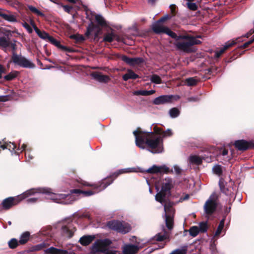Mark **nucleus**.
Returning <instances> with one entry per match:
<instances>
[{"label": "nucleus", "mask_w": 254, "mask_h": 254, "mask_svg": "<svg viewBox=\"0 0 254 254\" xmlns=\"http://www.w3.org/2000/svg\"><path fill=\"white\" fill-rule=\"evenodd\" d=\"M154 131H143L140 128L133 131V134L135 136V141L136 146L141 149H145V145L148 148V150L154 154L160 153L163 152V141L161 137L155 136L154 133L161 135V129L155 126Z\"/></svg>", "instance_id": "f257e3e1"}, {"label": "nucleus", "mask_w": 254, "mask_h": 254, "mask_svg": "<svg viewBox=\"0 0 254 254\" xmlns=\"http://www.w3.org/2000/svg\"><path fill=\"white\" fill-rule=\"evenodd\" d=\"M113 181V180H111L110 178H108V180L104 181L99 187L95 186L94 185H91L87 182H84L83 183L84 186L94 187V190L82 191L78 189H75L72 190L71 193L68 194L55 193L51 191V189L48 188L50 191L47 192V198L51 199L56 203L64 204H70L78 198L77 196L80 195L90 196L104 190L109 185L112 184Z\"/></svg>", "instance_id": "f03ea898"}, {"label": "nucleus", "mask_w": 254, "mask_h": 254, "mask_svg": "<svg viewBox=\"0 0 254 254\" xmlns=\"http://www.w3.org/2000/svg\"><path fill=\"white\" fill-rule=\"evenodd\" d=\"M165 30L164 33L175 39L174 45L179 50L189 52L190 51V47L192 46L201 43V41L198 39L199 36L194 37L185 35L178 36L167 27Z\"/></svg>", "instance_id": "7ed1b4c3"}, {"label": "nucleus", "mask_w": 254, "mask_h": 254, "mask_svg": "<svg viewBox=\"0 0 254 254\" xmlns=\"http://www.w3.org/2000/svg\"><path fill=\"white\" fill-rule=\"evenodd\" d=\"M50 190L48 188H39L37 189H32L29 190L20 195L16 197H10L4 199L2 202V205L4 209H8L12 206L18 204L21 200L27 197L30 195H34L37 193L46 194L49 192Z\"/></svg>", "instance_id": "20e7f679"}, {"label": "nucleus", "mask_w": 254, "mask_h": 254, "mask_svg": "<svg viewBox=\"0 0 254 254\" xmlns=\"http://www.w3.org/2000/svg\"><path fill=\"white\" fill-rule=\"evenodd\" d=\"M172 187V180L170 178H166L163 181L160 191L159 183H155V189L158 191L155 195V200L163 204L167 197L170 194V190Z\"/></svg>", "instance_id": "39448f33"}, {"label": "nucleus", "mask_w": 254, "mask_h": 254, "mask_svg": "<svg viewBox=\"0 0 254 254\" xmlns=\"http://www.w3.org/2000/svg\"><path fill=\"white\" fill-rule=\"evenodd\" d=\"M181 169L178 165H174L173 169H170L168 167L164 165L162 166L153 165L146 170V172L150 173H160L170 174L175 173L180 174L181 173Z\"/></svg>", "instance_id": "423d86ee"}, {"label": "nucleus", "mask_w": 254, "mask_h": 254, "mask_svg": "<svg viewBox=\"0 0 254 254\" xmlns=\"http://www.w3.org/2000/svg\"><path fill=\"white\" fill-rule=\"evenodd\" d=\"M164 205V211L165 212V222L167 227L171 229L173 226V217L175 213V209L173 207L172 204L170 202H166V201L162 204Z\"/></svg>", "instance_id": "0eeeda50"}, {"label": "nucleus", "mask_w": 254, "mask_h": 254, "mask_svg": "<svg viewBox=\"0 0 254 254\" xmlns=\"http://www.w3.org/2000/svg\"><path fill=\"white\" fill-rule=\"evenodd\" d=\"M11 60L14 64L24 68H33L35 67V64L30 60L21 55L16 54L14 52L13 53Z\"/></svg>", "instance_id": "6e6552de"}, {"label": "nucleus", "mask_w": 254, "mask_h": 254, "mask_svg": "<svg viewBox=\"0 0 254 254\" xmlns=\"http://www.w3.org/2000/svg\"><path fill=\"white\" fill-rule=\"evenodd\" d=\"M107 226L112 230L124 234L128 232L130 230V227L128 224L117 221H110L108 223Z\"/></svg>", "instance_id": "1a4fd4ad"}, {"label": "nucleus", "mask_w": 254, "mask_h": 254, "mask_svg": "<svg viewBox=\"0 0 254 254\" xmlns=\"http://www.w3.org/2000/svg\"><path fill=\"white\" fill-rule=\"evenodd\" d=\"M217 196L215 193L212 194L204 205V209L207 215H211L215 210L217 205Z\"/></svg>", "instance_id": "9d476101"}, {"label": "nucleus", "mask_w": 254, "mask_h": 254, "mask_svg": "<svg viewBox=\"0 0 254 254\" xmlns=\"http://www.w3.org/2000/svg\"><path fill=\"white\" fill-rule=\"evenodd\" d=\"M111 244V241L108 239L98 240L92 247L91 253L95 254L97 252L106 253L107 247Z\"/></svg>", "instance_id": "9b49d317"}, {"label": "nucleus", "mask_w": 254, "mask_h": 254, "mask_svg": "<svg viewBox=\"0 0 254 254\" xmlns=\"http://www.w3.org/2000/svg\"><path fill=\"white\" fill-rule=\"evenodd\" d=\"M122 60L130 65H135L140 64L143 63L144 60L141 58H131L126 56H123L121 57Z\"/></svg>", "instance_id": "f8f14e48"}, {"label": "nucleus", "mask_w": 254, "mask_h": 254, "mask_svg": "<svg viewBox=\"0 0 254 254\" xmlns=\"http://www.w3.org/2000/svg\"><path fill=\"white\" fill-rule=\"evenodd\" d=\"M238 39H239V38L236 40H230L225 43L223 48L220 50L215 52L214 57L216 58H219L227 49L236 44Z\"/></svg>", "instance_id": "ddd939ff"}, {"label": "nucleus", "mask_w": 254, "mask_h": 254, "mask_svg": "<svg viewBox=\"0 0 254 254\" xmlns=\"http://www.w3.org/2000/svg\"><path fill=\"white\" fill-rule=\"evenodd\" d=\"M91 76L94 79L100 82L107 83L110 80L108 76L103 75L100 72H93L91 74Z\"/></svg>", "instance_id": "4468645a"}, {"label": "nucleus", "mask_w": 254, "mask_h": 254, "mask_svg": "<svg viewBox=\"0 0 254 254\" xmlns=\"http://www.w3.org/2000/svg\"><path fill=\"white\" fill-rule=\"evenodd\" d=\"M139 248L137 246L133 245H126L123 249V254H134L138 250Z\"/></svg>", "instance_id": "2eb2a0df"}, {"label": "nucleus", "mask_w": 254, "mask_h": 254, "mask_svg": "<svg viewBox=\"0 0 254 254\" xmlns=\"http://www.w3.org/2000/svg\"><path fill=\"white\" fill-rule=\"evenodd\" d=\"M172 96L162 95L154 99L153 103L155 105H160L166 103L171 101Z\"/></svg>", "instance_id": "dca6fc26"}, {"label": "nucleus", "mask_w": 254, "mask_h": 254, "mask_svg": "<svg viewBox=\"0 0 254 254\" xmlns=\"http://www.w3.org/2000/svg\"><path fill=\"white\" fill-rule=\"evenodd\" d=\"M44 253L45 254H66L67 251L51 247L45 250Z\"/></svg>", "instance_id": "f3484780"}, {"label": "nucleus", "mask_w": 254, "mask_h": 254, "mask_svg": "<svg viewBox=\"0 0 254 254\" xmlns=\"http://www.w3.org/2000/svg\"><path fill=\"white\" fill-rule=\"evenodd\" d=\"M249 143L244 140H239L235 142V147L239 150H244L249 147Z\"/></svg>", "instance_id": "a211bd4d"}, {"label": "nucleus", "mask_w": 254, "mask_h": 254, "mask_svg": "<svg viewBox=\"0 0 254 254\" xmlns=\"http://www.w3.org/2000/svg\"><path fill=\"white\" fill-rule=\"evenodd\" d=\"M218 156L224 162H228L231 158V156L228 155V150L222 148L220 150Z\"/></svg>", "instance_id": "6ab92c4d"}, {"label": "nucleus", "mask_w": 254, "mask_h": 254, "mask_svg": "<svg viewBox=\"0 0 254 254\" xmlns=\"http://www.w3.org/2000/svg\"><path fill=\"white\" fill-rule=\"evenodd\" d=\"M31 24L33 26L35 31L37 33V34L42 39H47L49 38L50 36L45 31H40L35 25L34 22L33 21H31Z\"/></svg>", "instance_id": "aec40b11"}, {"label": "nucleus", "mask_w": 254, "mask_h": 254, "mask_svg": "<svg viewBox=\"0 0 254 254\" xmlns=\"http://www.w3.org/2000/svg\"><path fill=\"white\" fill-rule=\"evenodd\" d=\"M166 27L163 25L158 21L152 25V29L156 33H164Z\"/></svg>", "instance_id": "412c9836"}, {"label": "nucleus", "mask_w": 254, "mask_h": 254, "mask_svg": "<svg viewBox=\"0 0 254 254\" xmlns=\"http://www.w3.org/2000/svg\"><path fill=\"white\" fill-rule=\"evenodd\" d=\"M138 77V75L130 69H128L127 72L123 76V79L124 81H127L129 79H135Z\"/></svg>", "instance_id": "4be33fe9"}, {"label": "nucleus", "mask_w": 254, "mask_h": 254, "mask_svg": "<svg viewBox=\"0 0 254 254\" xmlns=\"http://www.w3.org/2000/svg\"><path fill=\"white\" fill-rule=\"evenodd\" d=\"M137 172V169L135 168H127L125 169H122L118 170L117 172H116L113 176H115V178L117 177L118 175L120 174H124V173H128L131 172Z\"/></svg>", "instance_id": "5701e85b"}, {"label": "nucleus", "mask_w": 254, "mask_h": 254, "mask_svg": "<svg viewBox=\"0 0 254 254\" xmlns=\"http://www.w3.org/2000/svg\"><path fill=\"white\" fill-rule=\"evenodd\" d=\"M94 239V236H85L80 239L79 242L81 245L83 246H87L91 243Z\"/></svg>", "instance_id": "b1692460"}, {"label": "nucleus", "mask_w": 254, "mask_h": 254, "mask_svg": "<svg viewBox=\"0 0 254 254\" xmlns=\"http://www.w3.org/2000/svg\"><path fill=\"white\" fill-rule=\"evenodd\" d=\"M30 237V233L28 232H25L23 233L20 238L19 243L20 244L23 245L25 244L29 240Z\"/></svg>", "instance_id": "393cba45"}, {"label": "nucleus", "mask_w": 254, "mask_h": 254, "mask_svg": "<svg viewBox=\"0 0 254 254\" xmlns=\"http://www.w3.org/2000/svg\"><path fill=\"white\" fill-rule=\"evenodd\" d=\"M10 41L8 37L5 36L0 37V46L3 48H7L10 46Z\"/></svg>", "instance_id": "a878e982"}, {"label": "nucleus", "mask_w": 254, "mask_h": 254, "mask_svg": "<svg viewBox=\"0 0 254 254\" xmlns=\"http://www.w3.org/2000/svg\"><path fill=\"white\" fill-rule=\"evenodd\" d=\"M75 230H69L66 226L63 227L62 228V232L63 235L68 238H71L74 233Z\"/></svg>", "instance_id": "bb28decb"}, {"label": "nucleus", "mask_w": 254, "mask_h": 254, "mask_svg": "<svg viewBox=\"0 0 254 254\" xmlns=\"http://www.w3.org/2000/svg\"><path fill=\"white\" fill-rule=\"evenodd\" d=\"M1 17H2L5 20L9 22L16 21V17L14 15L11 14H6L2 12Z\"/></svg>", "instance_id": "cd10ccee"}, {"label": "nucleus", "mask_w": 254, "mask_h": 254, "mask_svg": "<svg viewBox=\"0 0 254 254\" xmlns=\"http://www.w3.org/2000/svg\"><path fill=\"white\" fill-rule=\"evenodd\" d=\"M26 145L23 144L21 146L22 150H26L25 157L27 161H30L33 158V155L31 154L30 151L29 149H26Z\"/></svg>", "instance_id": "c85d7f7f"}, {"label": "nucleus", "mask_w": 254, "mask_h": 254, "mask_svg": "<svg viewBox=\"0 0 254 254\" xmlns=\"http://www.w3.org/2000/svg\"><path fill=\"white\" fill-rule=\"evenodd\" d=\"M116 37V35L114 33H108L104 36L103 41L105 42H111Z\"/></svg>", "instance_id": "c756f323"}, {"label": "nucleus", "mask_w": 254, "mask_h": 254, "mask_svg": "<svg viewBox=\"0 0 254 254\" xmlns=\"http://www.w3.org/2000/svg\"><path fill=\"white\" fill-rule=\"evenodd\" d=\"M224 226V219H222L219 224V226L214 234V237H218L222 232Z\"/></svg>", "instance_id": "7c9ffc66"}, {"label": "nucleus", "mask_w": 254, "mask_h": 254, "mask_svg": "<svg viewBox=\"0 0 254 254\" xmlns=\"http://www.w3.org/2000/svg\"><path fill=\"white\" fill-rule=\"evenodd\" d=\"M15 147V145L13 143L11 142L4 144H1L0 145V147L2 148L3 149H8L9 150L11 151L14 150Z\"/></svg>", "instance_id": "2f4dec72"}, {"label": "nucleus", "mask_w": 254, "mask_h": 254, "mask_svg": "<svg viewBox=\"0 0 254 254\" xmlns=\"http://www.w3.org/2000/svg\"><path fill=\"white\" fill-rule=\"evenodd\" d=\"M190 161L191 163L196 164H199L202 162L200 157L196 155L191 156L190 158Z\"/></svg>", "instance_id": "473e14b6"}, {"label": "nucleus", "mask_w": 254, "mask_h": 254, "mask_svg": "<svg viewBox=\"0 0 254 254\" xmlns=\"http://www.w3.org/2000/svg\"><path fill=\"white\" fill-rule=\"evenodd\" d=\"M212 171L215 174L219 176H221L222 173L221 166L219 165H215L212 168Z\"/></svg>", "instance_id": "72a5a7b5"}, {"label": "nucleus", "mask_w": 254, "mask_h": 254, "mask_svg": "<svg viewBox=\"0 0 254 254\" xmlns=\"http://www.w3.org/2000/svg\"><path fill=\"white\" fill-rule=\"evenodd\" d=\"M168 238V236L167 234L158 233L154 236V239L157 241H162Z\"/></svg>", "instance_id": "f704fd0d"}, {"label": "nucleus", "mask_w": 254, "mask_h": 254, "mask_svg": "<svg viewBox=\"0 0 254 254\" xmlns=\"http://www.w3.org/2000/svg\"><path fill=\"white\" fill-rule=\"evenodd\" d=\"M18 74V72L14 71L11 72L8 74L4 76V78L6 80H11L16 77Z\"/></svg>", "instance_id": "c9c22d12"}, {"label": "nucleus", "mask_w": 254, "mask_h": 254, "mask_svg": "<svg viewBox=\"0 0 254 254\" xmlns=\"http://www.w3.org/2000/svg\"><path fill=\"white\" fill-rule=\"evenodd\" d=\"M28 7L31 11L37 14V15L41 16H44V14L42 12L39 11L36 7L30 5H28Z\"/></svg>", "instance_id": "e433bc0d"}, {"label": "nucleus", "mask_w": 254, "mask_h": 254, "mask_svg": "<svg viewBox=\"0 0 254 254\" xmlns=\"http://www.w3.org/2000/svg\"><path fill=\"white\" fill-rule=\"evenodd\" d=\"M197 82L198 80L193 77L188 78L186 79V83L188 86L195 85Z\"/></svg>", "instance_id": "4c0bfd02"}, {"label": "nucleus", "mask_w": 254, "mask_h": 254, "mask_svg": "<svg viewBox=\"0 0 254 254\" xmlns=\"http://www.w3.org/2000/svg\"><path fill=\"white\" fill-rule=\"evenodd\" d=\"M180 114L179 110L177 108H174L170 110L169 115L172 118L177 117Z\"/></svg>", "instance_id": "58836bf2"}, {"label": "nucleus", "mask_w": 254, "mask_h": 254, "mask_svg": "<svg viewBox=\"0 0 254 254\" xmlns=\"http://www.w3.org/2000/svg\"><path fill=\"white\" fill-rule=\"evenodd\" d=\"M150 80L152 82L156 84H160L162 83V80L160 76L156 74H153L150 77Z\"/></svg>", "instance_id": "ea45409f"}, {"label": "nucleus", "mask_w": 254, "mask_h": 254, "mask_svg": "<svg viewBox=\"0 0 254 254\" xmlns=\"http://www.w3.org/2000/svg\"><path fill=\"white\" fill-rule=\"evenodd\" d=\"M46 244L42 243L35 246H33L31 248V251H39L46 247Z\"/></svg>", "instance_id": "a19ab883"}, {"label": "nucleus", "mask_w": 254, "mask_h": 254, "mask_svg": "<svg viewBox=\"0 0 254 254\" xmlns=\"http://www.w3.org/2000/svg\"><path fill=\"white\" fill-rule=\"evenodd\" d=\"M95 19L97 22L100 25L103 26L105 25L106 24L105 20L101 15H96Z\"/></svg>", "instance_id": "79ce46f5"}, {"label": "nucleus", "mask_w": 254, "mask_h": 254, "mask_svg": "<svg viewBox=\"0 0 254 254\" xmlns=\"http://www.w3.org/2000/svg\"><path fill=\"white\" fill-rule=\"evenodd\" d=\"M8 244L10 248L14 249L18 246V242L17 239L12 238L8 242Z\"/></svg>", "instance_id": "37998d69"}, {"label": "nucleus", "mask_w": 254, "mask_h": 254, "mask_svg": "<svg viewBox=\"0 0 254 254\" xmlns=\"http://www.w3.org/2000/svg\"><path fill=\"white\" fill-rule=\"evenodd\" d=\"M199 228L197 226H193L190 229V234L193 237H195L199 233Z\"/></svg>", "instance_id": "c03bdc74"}, {"label": "nucleus", "mask_w": 254, "mask_h": 254, "mask_svg": "<svg viewBox=\"0 0 254 254\" xmlns=\"http://www.w3.org/2000/svg\"><path fill=\"white\" fill-rule=\"evenodd\" d=\"M173 134L172 130L170 129H167L165 131H163L161 133L162 138H166L171 136Z\"/></svg>", "instance_id": "a18cd8bd"}, {"label": "nucleus", "mask_w": 254, "mask_h": 254, "mask_svg": "<svg viewBox=\"0 0 254 254\" xmlns=\"http://www.w3.org/2000/svg\"><path fill=\"white\" fill-rule=\"evenodd\" d=\"M197 227H198L199 231L200 232H205L207 230V225L206 222H201Z\"/></svg>", "instance_id": "49530a36"}, {"label": "nucleus", "mask_w": 254, "mask_h": 254, "mask_svg": "<svg viewBox=\"0 0 254 254\" xmlns=\"http://www.w3.org/2000/svg\"><path fill=\"white\" fill-rule=\"evenodd\" d=\"M188 2L186 4L188 8L191 10H195L197 9V6L195 3Z\"/></svg>", "instance_id": "de8ad7c7"}, {"label": "nucleus", "mask_w": 254, "mask_h": 254, "mask_svg": "<svg viewBox=\"0 0 254 254\" xmlns=\"http://www.w3.org/2000/svg\"><path fill=\"white\" fill-rule=\"evenodd\" d=\"M132 93L134 95L146 96V90H136V91H133Z\"/></svg>", "instance_id": "09e8293b"}, {"label": "nucleus", "mask_w": 254, "mask_h": 254, "mask_svg": "<svg viewBox=\"0 0 254 254\" xmlns=\"http://www.w3.org/2000/svg\"><path fill=\"white\" fill-rule=\"evenodd\" d=\"M186 251L183 249H177L173 251L170 254H186Z\"/></svg>", "instance_id": "8fccbe9b"}, {"label": "nucleus", "mask_w": 254, "mask_h": 254, "mask_svg": "<svg viewBox=\"0 0 254 254\" xmlns=\"http://www.w3.org/2000/svg\"><path fill=\"white\" fill-rule=\"evenodd\" d=\"M59 5L63 7L65 11H66V12H67L68 13H70L71 10L72 8V7L71 6H69L68 5H64L61 3H60Z\"/></svg>", "instance_id": "3c124183"}, {"label": "nucleus", "mask_w": 254, "mask_h": 254, "mask_svg": "<svg viewBox=\"0 0 254 254\" xmlns=\"http://www.w3.org/2000/svg\"><path fill=\"white\" fill-rule=\"evenodd\" d=\"M22 25L28 31L29 33H31L32 32V28L27 23L24 22L22 23Z\"/></svg>", "instance_id": "603ef678"}, {"label": "nucleus", "mask_w": 254, "mask_h": 254, "mask_svg": "<svg viewBox=\"0 0 254 254\" xmlns=\"http://www.w3.org/2000/svg\"><path fill=\"white\" fill-rule=\"evenodd\" d=\"M49 41H50L52 44H54L55 45L59 47L60 46V43L56 40L55 39H54L53 37L50 36L48 38Z\"/></svg>", "instance_id": "864d4df0"}, {"label": "nucleus", "mask_w": 254, "mask_h": 254, "mask_svg": "<svg viewBox=\"0 0 254 254\" xmlns=\"http://www.w3.org/2000/svg\"><path fill=\"white\" fill-rule=\"evenodd\" d=\"M10 4L12 5L13 6H15V5H17L20 7L21 6V3L17 0H14L13 1H9Z\"/></svg>", "instance_id": "5fc2aeb1"}, {"label": "nucleus", "mask_w": 254, "mask_h": 254, "mask_svg": "<svg viewBox=\"0 0 254 254\" xmlns=\"http://www.w3.org/2000/svg\"><path fill=\"white\" fill-rule=\"evenodd\" d=\"M37 199L36 197H31L27 199V202L28 203H34L37 201Z\"/></svg>", "instance_id": "6e6d98bb"}, {"label": "nucleus", "mask_w": 254, "mask_h": 254, "mask_svg": "<svg viewBox=\"0 0 254 254\" xmlns=\"http://www.w3.org/2000/svg\"><path fill=\"white\" fill-rule=\"evenodd\" d=\"M253 42H254V41L252 39L249 41H248V42L245 43V44H244L242 46V47L243 48H245L247 47L249 45L251 44Z\"/></svg>", "instance_id": "4d7b16f0"}, {"label": "nucleus", "mask_w": 254, "mask_h": 254, "mask_svg": "<svg viewBox=\"0 0 254 254\" xmlns=\"http://www.w3.org/2000/svg\"><path fill=\"white\" fill-rule=\"evenodd\" d=\"M5 68L0 64V79L2 77V74L5 73Z\"/></svg>", "instance_id": "13d9d810"}, {"label": "nucleus", "mask_w": 254, "mask_h": 254, "mask_svg": "<svg viewBox=\"0 0 254 254\" xmlns=\"http://www.w3.org/2000/svg\"><path fill=\"white\" fill-rule=\"evenodd\" d=\"M189 197H190V195L189 194H186L184 197H181L180 198L179 201L182 202L183 201L187 200L189 199Z\"/></svg>", "instance_id": "bf43d9fd"}, {"label": "nucleus", "mask_w": 254, "mask_h": 254, "mask_svg": "<svg viewBox=\"0 0 254 254\" xmlns=\"http://www.w3.org/2000/svg\"><path fill=\"white\" fill-rule=\"evenodd\" d=\"M169 18H170L169 16L167 14V15H165L164 16H163V17H162L161 18H160L158 20V21L160 22H161L164 21L165 20L169 19Z\"/></svg>", "instance_id": "052dcab7"}, {"label": "nucleus", "mask_w": 254, "mask_h": 254, "mask_svg": "<svg viewBox=\"0 0 254 254\" xmlns=\"http://www.w3.org/2000/svg\"><path fill=\"white\" fill-rule=\"evenodd\" d=\"M68 1H69L70 3H80L81 2V0H67Z\"/></svg>", "instance_id": "680f3d73"}, {"label": "nucleus", "mask_w": 254, "mask_h": 254, "mask_svg": "<svg viewBox=\"0 0 254 254\" xmlns=\"http://www.w3.org/2000/svg\"><path fill=\"white\" fill-rule=\"evenodd\" d=\"M155 92V91L154 90H149V91L146 90V96L152 95V94H154Z\"/></svg>", "instance_id": "e2e57ef3"}, {"label": "nucleus", "mask_w": 254, "mask_h": 254, "mask_svg": "<svg viewBox=\"0 0 254 254\" xmlns=\"http://www.w3.org/2000/svg\"><path fill=\"white\" fill-rule=\"evenodd\" d=\"M105 254H117V252L115 251H108L105 253Z\"/></svg>", "instance_id": "0e129e2a"}, {"label": "nucleus", "mask_w": 254, "mask_h": 254, "mask_svg": "<svg viewBox=\"0 0 254 254\" xmlns=\"http://www.w3.org/2000/svg\"><path fill=\"white\" fill-rule=\"evenodd\" d=\"M91 31H92V28L91 27H88L87 28V32L86 33V35H90L91 32Z\"/></svg>", "instance_id": "69168bd1"}, {"label": "nucleus", "mask_w": 254, "mask_h": 254, "mask_svg": "<svg viewBox=\"0 0 254 254\" xmlns=\"http://www.w3.org/2000/svg\"><path fill=\"white\" fill-rule=\"evenodd\" d=\"M0 101H5L7 100V96H4L2 97H0Z\"/></svg>", "instance_id": "338daca9"}, {"label": "nucleus", "mask_w": 254, "mask_h": 254, "mask_svg": "<svg viewBox=\"0 0 254 254\" xmlns=\"http://www.w3.org/2000/svg\"><path fill=\"white\" fill-rule=\"evenodd\" d=\"M189 101H197V98L196 97H190L189 98Z\"/></svg>", "instance_id": "774afa93"}]
</instances>
